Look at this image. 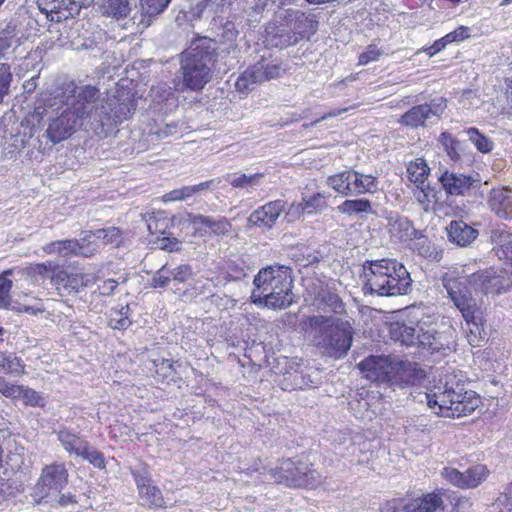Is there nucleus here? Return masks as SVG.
<instances>
[{
  "label": "nucleus",
  "instance_id": "f257e3e1",
  "mask_svg": "<svg viewBox=\"0 0 512 512\" xmlns=\"http://www.w3.org/2000/svg\"><path fill=\"white\" fill-rule=\"evenodd\" d=\"M503 273L493 268L479 270L470 275H462L451 271L443 276V286L449 298L460 311L465 320L466 338L470 345L477 347L485 338L484 316L481 307L471 296L468 287L484 294L498 295L505 292L511 285V280Z\"/></svg>",
  "mask_w": 512,
  "mask_h": 512
},
{
  "label": "nucleus",
  "instance_id": "f03ea898",
  "mask_svg": "<svg viewBox=\"0 0 512 512\" xmlns=\"http://www.w3.org/2000/svg\"><path fill=\"white\" fill-rule=\"evenodd\" d=\"M99 94V89L92 85L78 87L74 80L62 83L55 99L59 98L64 108L51 118L46 130L51 142L56 144L71 137L92 112Z\"/></svg>",
  "mask_w": 512,
  "mask_h": 512
},
{
  "label": "nucleus",
  "instance_id": "7ed1b4c3",
  "mask_svg": "<svg viewBox=\"0 0 512 512\" xmlns=\"http://www.w3.org/2000/svg\"><path fill=\"white\" fill-rule=\"evenodd\" d=\"M426 401L437 416L450 419L469 416L482 404L481 397L455 376L440 378L429 387Z\"/></svg>",
  "mask_w": 512,
  "mask_h": 512
},
{
  "label": "nucleus",
  "instance_id": "20e7f679",
  "mask_svg": "<svg viewBox=\"0 0 512 512\" xmlns=\"http://www.w3.org/2000/svg\"><path fill=\"white\" fill-rule=\"evenodd\" d=\"M357 367L365 379L377 384L413 385L425 377L417 363L392 355H369Z\"/></svg>",
  "mask_w": 512,
  "mask_h": 512
},
{
  "label": "nucleus",
  "instance_id": "39448f33",
  "mask_svg": "<svg viewBox=\"0 0 512 512\" xmlns=\"http://www.w3.org/2000/svg\"><path fill=\"white\" fill-rule=\"evenodd\" d=\"M255 289L251 299L273 309H285L293 302V279L286 266H267L254 278Z\"/></svg>",
  "mask_w": 512,
  "mask_h": 512
},
{
  "label": "nucleus",
  "instance_id": "423d86ee",
  "mask_svg": "<svg viewBox=\"0 0 512 512\" xmlns=\"http://www.w3.org/2000/svg\"><path fill=\"white\" fill-rule=\"evenodd\" d=\"M365 288L381 296L406 294L411 286L410 274L403 264L381 259L364 266Z\"/></svg>",
  "mask_w": 512,
  "mask_h": 512
},
{
  "label": "nucleus",
  "instance_id": "0eeeda50",
  "mask_svg": "<svg viewBox=\"0 0 512 512\" xmlns=\"http://www.w3.org/2000/svg\"><path fill=\"white\" fill-rule=\"evenodd\" d=\"M269 475L276 484L292 489L314 490L325 483V477L312 462L297 457L280 460Z\"/></svg>",
  "mask_w": 512,
  "mask_h": 512
},
{
  "label": "nucleus",
  "instance_id": "6e6552de",
  "mask_svg": "<svg viewBox=\"0 0 512 512\" xmlns=\"http://www.w3.org/2000/svg\"><path fill=\"white\" fill-rule=\"evenodd\" d=\"M306 323L318 332L320 344L334 358L346 355L352 344V328L348 322L332 317L316 315L307 318Z\"/></svg>",
  "mask_w": 512,
  "mask_h": 512
},
{
  "label": "nucleus",
  "instance_id": "1a4fd4ad",
  "mask_svg": "<svg viewBox=\"0 0 512 512\" xmlns=\"http://www.w3.org/2000/svg\"><path fill=\"white\" fill-rule=\"evenodd\" d=\"M213 52L209 46L191 45L182 53L180 69L186 89L201 91L212 78Z\"/></svg>",
  "mask_w": 512,
  "mask_h": 512
},
{
  "label": "nucleus",
  "instance_id": "9d476101",
  "mask_svg": "<svg viewBox=\"0 0 512 512\" xmlns=\"http://www.w3.org/2000/svg\"><path fill=\"white\" fill-rule=\"evenodd\" d=\"M57 438L67 453L81 457L97 469H106L104 454L92 448L89 442L83 439L79 433L63 427L57 432Z\"/></svg>",
  "mask_w": 512,
  "mask_h": 512
},
{
  "label": "nucleus",
  "instance_id": "9b49d317",
  "mask_svg": "<svg viewBox=\"0 0 512 512\" xmlns=\"http://www.w3.org/2000/svg\"><path fill=\"white\" fill-rule=\"evenodd\" d=\"M69 473L63 463L46 465L35 485L34 502L40 504L46 499L59 493L68 484Z\"/></svg>",
  "mask_w": 512,
  "mask_h": 512
},
{
  "label": "nucleus",
  "instance_id": "f8f14e48",
  "mask_svg": "<svg viewBox=\"0 0 512 512\" xmlns=\"http://www.w3.org/2000/svg\"><path fill=\"white\" fill-rule=\"evenodd\" d=\"M100 124L105 133L117 132V127L124 121L130 119L136 110L135 100L132 98L121 99L113 96L107 99L102 106Z\"/></svg>",
  "mask_w": 512,
  "mask_h": 512
},
{
  "label": "nucleus",
  "instance_id": "ddd939ff",
  "mask_svg": "<svg viewBox=\"0 0 512 512\" xmlns=\"http://www.w3.org/2000/svg\"><path fill=\"white\" fill-rule=\"evenodd\" d=\"M447 108L444 97L432 99L429 103L412 106L397 120L402 127L409 129L424 128L432 117H440Z\"/></svg>",
  "mask_w": 512,
  "mask_h": 512
},
{
  "label": "nucleus",
  "instance_id": "4468645a",
  "mask_svg": "<svg viewBox=\"0 0 512 512\" xmlns=\"http://www.w3.org/2000/svg\"><path fill=\"white\" fill-rule=\"evenodd\" d=\"M490 475L484 464H475L461 472L453 467H444L441 476L444 480L461 489H475Z\"/></svg>",
  "mask_w": 512,
  "mask_h": 512
},
{
  "label": "nucleus",
  "instance_id": "2eb2a0df",
  "mask_svg": "<svg viewBox=\"0 0 512 512\" xmlns=\"http://www.w3.org/2000/svg\"><path fill=\"white\" fill-rule=\"evenodd\" d=\"M288 32L292 33L294 40L307 38L316 33L318 21L314 15L299 10H287L284 17Z\"/></svg>",
  "mask_w": 512,
  "mask_h": 512
},
{
  "label": "nucleus",
  "instance_id": "dca6fc26",
  "mask_svg": "<svg viewBox=\"0 0 512 512\" xmlns=\"http://www.w3.org/2000/svg\"><path fill=\"white\" fill-rule=\"evenodd\" d=\"M286 207L287 202L283 199L269 201L249 215L248 224L258 228L272 229Z\"/></svg>",
  "mask_w": 512,
  "mask_h": 512
},
{
  "label": "nucleus",
  "instance_id": "f3484780",
  "mask_svg": "<svg viewBox=\"0 0 512 512\" xmlns=\"http://www.w3.org/2000/svg\"><path fill=\"white\" fill-rule=\"evenodd\" d=\"M136 484L138 494L149 508H165L166 503L161 490L153 484V480L148 474H142L138 471L132 473Z\"/></svg>",
  "mask_w": 512,
  "mask_h": 512
},
{
  "label": "nucleus",
  "instance_id": "a211bd4d",
  "mask_svg": "<svg viewBox=\"0 0 512 512\" xmlns=\"http://www.w3.org/2000/svg\"><path fill=\"white\" fill-rule=\"evenodd\" d=\"M389 336L394 342L407 347L424 345L416 327L409 326L405 322L394 321L389 324Z\"/></svg>",
  "mask_w": 512,
  "mask_h": 512
},
{
  "label": "nucleus",
  "instance_id": "6ab92c4d",
  "mask_svg": "<svg viewBox=\"0 0 512 512\" xmlns=\"http://www.w3.org/2000/svg\"><path fill=\"white\" fill-rule=\"evenodd\" d=\"M439 181L447 194L452 196L465 195L472 186L471 176L445 171L439 178Z\"/></svg>",
  "mask_w": 512,
  "mask_h": 512
},
{
  "label": "nucleus",
  "instance_id": "aec40b11",
  "mask_svg": "<svg viewBox=\"0 0 512 512\" xmlns=\"http://www.w3.org/2000/svg\"><path fill=\"white\" fill-rule=\"evenodd\" d=\"M444 488L422 494L420 497L410 499L411 512H436L444 510L443 504Z\"/></svg>",
  "mask_w": 512,
  "mask_h": 512
},
{
  "label": "nucleus",
  "instance_id": "412c9836",
  "mask_svg": "<svg viewBox=\"0 0 512 512\" xmlns=\"http://www.w3.org/2000/svg\"><path fill=\"white\" fill-rule=\"evenodd\" d=\"M34 273L43 278L50 279L51 284L58 291H61L64 290L69 271L57 263L48 261L46 263L36 264L34 266Z\"/></svg>",
  "mask_w": 512,
  "mask_h": 512
},
{
  "label": "nucleus",
  "instance_id": "4be33fe9",
  "mask_svg": "<svg viewBox=\"0 0 512 512\" xmlns=\"http://www.w3.org/2000/svg\"><path fill=\"white\" fill-rule=\"evenodd\" d=\"M447 235L452 243L466 247L477 238L478 231L463 220H454L447 227Z\"/></svg>",
  "mask_w": 512,
  "mask_h": 512
},
{
  "label": "nucleus",
  "instance_id": "5701e85b",
  "mask_svg": "<svg viewBox=\"0 0 512 512\" xmlns=\"http://www.w3.org/2000/svg\"><path fill=\"white\" fill-rule=\"evenodd\" d=\"M54 506L61 512H84L90 504L84 493L67 492L55 500Z\"/></svg>",
  "mask_w": 512,
  "mask_h": 512
},
{
  "label": "nucleus",
  "instance_id": "b1692460",
  "mask_svg": "<svg viewBox=\"0 0 512 512\" xmlns=\"http://www.w3.org/2000/svg\"><path fill=\"white\" fill-rule=\"evenodd\" d=\"M491 209L500 217L512 216V189H493L489 199Z\"/></svg>",
  "mask_w": 512,
  "mask_h": 512
},
{
  "label": "nucleus",
  "instance_id": "393cba45",
  "mask_svg": "<svg viewBox=\"0 0 512 512\" xmlns=\"http://www.w3.org/2000/svg\"><path fill=\"white\" fill-rule=\"evenodd\" d=\"M44 251L47 254H58L63 257L71 255L88 256V253L84 250V245L76 239L52 241L45 245Z\"/></svg>",
  "mask_w": 512,
  "mask_h": 512
},
{
  "label": "nucleus",
  "instance_id": "a878e982",
  "mask_svg": "<svg viewBox=\"0 0 512 512\" xmlns=\"http://www.w3.org/2000/svg\"><path fill=\"white\" fill-rule=\"evenodd\" d=\"M148 230L154 235H165L174 227V216L164 210L152 211L146 219Z\"/></svg>",
  "mask_w": 512,
  "mask_h": 512
},
{
  "label": "nucleus",
  "instance_id": "bb28decb",
  "mask_svg": "<svg viewBox=\"0 0 512 512\" xmlns=\"http://www.w3.org/2000/svg\"><path fill=\"white\" fill-rule=\"evenodd\" d=\"M354 175L353 169H346L338 173L332 174L327 178V184L336 193L342 197L352 196V177Z\"/></svg>",
  "mask_w": 512,
  "mask_h": 512
},
{
  "label": "nucleus",
  "instance_id": "cd10ccee",
  "mask_svg": "<svg viewBox=\"0 0 512 512\" xmlns=\"http://www.w3.org/2000/svg\"><path fill=\"white\" fill-rule=\"evenodd\" d=\"M352 195L373 194L378 187V180L371 174H363L354 170L352 177Z\"/></svg>",
  "mask_w": 512,
  "mask_h": 512
},
{
  "label": "nucleus",
  "instance_id": "c85d7f7f",
  "mask_svg": "<svg viewBox=\"0 0 512 512\" xmlns=\"http://www.w3.org/2000/svg\"><path fill=\"white\" fill-rule=\"evenodd\" d=\"M258 80L261 82L278 78L281 75V64L276 60H269L262 57L259 61L252 65Z\"/></svg>",
  "mask_w": 512,
  "mask_h": 512
},
{
  "label": "nucleus",
  "instance_id": "c756f323",
  "mask_svg": "<svg viewBox=\"0 0 512 512\" xmlns=\"http://www.w3.org/2000/svg\"><path fill=\"white\" fill-rule=\"evenodd\" d=\"M430 174V167L423 158H416L407 164L408 180L415 186H422Z\"/></svg>",
  "mask_w": 512,
  "mask_h": 512
},
{
  "label": "nucleus",
  "instance_id": "7c9ffc66",
  "mask_svg": "<svg viewBox=\"0 0 512 512\" xmlns=\"http://www.w3.org/2000/svg\"><path fill=\"white\" fill-rule=\"evenodd\" d=\"M101 10L104 16L120 20L130 14L131 3L130 0H103Z\"/></svg>",
  "mask_w": 512,
  "mask_h": 512
},
{
  "label": "nucleus",
  "instance_id": "2f4dec72",
  "mask_svg": "<svg viewBox=\"0 0 512 512\" xmlns=\"http://www.w3.org/2000/svg\"><path fill=\"white\" fill-rule=\"evenodd\" d=\"M329 195L325 192H315L312 195H306L301 198V201L306 210V215L312 216L321 214L329 207Z\"/></svg>",
  "mask_w": 512,
  "mask_h": 512
},
{
  "label": "nucleus",
  "instance_id": "473e14b6",
  "mask_svg": "<svg viewBox=\"0 0 512 512\" xmlns=\"http://www.w3.org/2000/svg\"><path fill=\"white\" fill-rule=\"evenodd\" d=\"M194 223L204 226L217 236L226 235L232 230V224L226 217L213 219L208 216L199 215L195 217Z\"/></svg>",
  "mask_w": 512,
  "mask_h": 512
},
{
  "label": "nucleus",
  "instance_id": "72a5a7b5",
  "mask_svg": "<svg viewBox=\"0 0 512 512\" xmlns=\"http://www.w3.org/2000/svg\"><path fill=\"white\" fill-rule=\"evenodd\" d=\"M413 196L425 211L436 210L438 204L437 191L427 185L417 186L413 190Z\"/></svg>",
  "mask_w": 512,
  "mask_h": 512
},
{
  "label": "nucleus",
  "instance_id": "f704fd0d",
  "mask_svg": "<svg viewBox=\"0 0 512 512\" xmlns=\"http://www.w3.org/2000/svg\"><path fill=\"white\" fill-rule=\"evenodd\" d=\"M339 213L352 216L372 212L371 201L365 198L346 199L337 206Z\"/></svg>",
  "mask_w": 512,
  "mask_h": 512
},
{
  "label": "nucleus",
  "instance_id": "c9c22d12",
  "mask_svg": "<svg viewBox=\"0 0 512 512\" xmlns=\"http://www.w3.org/2000/svg\"><path fill=\"white\" fill-rule=\"evenodd\" d=\"M132 321L130 319L129 305L120 308H112L108 316V326L114 330H126L130 327Z\"/></svg>",
  "mask_w": 512,
  "mask_h": 512
},
{
  "label": "nucleus",
  "instance_id": "e433bc0d",
  "mask_svg": "<svg viewBox=\"0 0 512 512\" xmlns=\"http://www.w3.org/2000/svg\"><path fill=\"white\" fill-rule=\"evenodd\" d=\"M445 501L451 505V512H469L473 507L470 497L449 489H444L443 504Z\"/></svg>",
  "mask_w": 512,
  "mask_h": 512
},
{
  "label": "nucleus",
  "instance_id": "4c0bfd02",
  "mask_svg": "<svg viewBox=\"0 0 512 512\" xmlns=\"http://www.w3.org/2000/svg\"><path fill=\"white\" fill-rule=\"evenodd\" d=\"M96 281V278L94 275L86 274L82 272H69L66 285L64 287L65 292L72 293V292H79L81 289L89 286L90 284L94 283Z\"/></svg>",
  "mask_w": 512,
  "mask_h": 512
},
{
  "label": "nucleus",
  "instance_id": "58836bf2",
  "mask_svg": "<svg viewBox=\"0 0 512 512\" xmlns=\"http://www.w3.org/2000/svg\"><path fill=\"white\" fill-rule=\"evenodd\" d=\"M417 254L430 261H440L442 259V250L438 249L427 237L419 238L413 246Z\"/></svg>",
  "mask_w": 512,
  "mask_h": 512
},
{
  "label": "nucleus",
  "instance_id": "ea45409f",
  "mask_svg": "<svg viewBox=\"0 0 512 512\" xmlns=\"http://www.w3.org/2000/svg\"><path fill=\"white\" fill-rule=\"evenodd\" d=\"M122 230L118 227L97 229L89 235L101 242L102 245H113L118 247L122 242Z\"/></svg>",
  "mask_w": 512,
  "mask_h": 512
},
{
  "label": "nucleus",
  "instance_id": "a19ab883",
  "mask_svg": "<svg viewBox=\"0 0 512 512\" xmlns=\"http://www.w3.org/2000/svg\"><path fill=\"white\" fill-rule=\"evenodd\" d=\"M175 363L172 359L161 358L154 361V366L156 368L155 374L158 381L169 382L174 379L176 375Z\"/></svg>",
  "mask_w": 512,
  "mask_h": 512
},
{
  "label": "nucleus",
  "instance_id": "79ce46f5",
  "mask_svg": "<svg viewBox=\"0 0 512 512\" xmlns=\"http://www.w3.org/2000/svg\"><path fill=\"white\" fill-rule=\"evenodd\" d=\"M245 276L244 268L234 261H227L219 267L218 279L225 282L241 280Z\"/></svg>",
  "mask_w": 512,
  "mask_h": 512
},
{
  "label": "nucleus",
  "instance_id": "37998d69",
  "mask_svg": "<svg viewBox=\"0 0 512 512\" xmlns=\"http://www.w3.org/2000/svg\"><path fill=\"white\" fill-rule=\"evenodd\" d=\"M257 83H261V81L258 80L253 66H250L238 76L235 82V88L238 92L247 94Z\"/></svg>",
  "mask_w": 512,
  "mask_h": 512
},
{
  "label": "nucleus",
  "instance_id": "c03bdc74",
  "mask_svg": "<svg viewBox=\"0 0 512 512\" xmlns=\"http://www.w3.org/2000/svg\"><path fill=\"white\" fill-rule=\"evenodd\" d=\"M439 143L443 146L452 161H458L460 159V143L451 133L447 131L442 132L439 136Z\"/></svg>",
  "mask_w": 512,
  "mask_h": 512
},
{
  "label": "nucleus",
  "instance_id": "a18cd8bd",
  "mask_svg": "<svg viewBox=\"0 0 512 512\" xmlns=\"http://www.w3.org/2000/svg\"><path fill=\"white\" fill-rule=\"evenodd\" d=\"M466 133L469 140L475 145L478 151L488 153L493 149V142L487 136L482 134L478 128H468Z\"/></svg>",
  "mask_w": 512,
  "mask_h": 512
},
{
  "label": "nucleus",
  "instance_id": "49530a36",
  "mask_svg": "<svg viewBox=\"0 0 512 512\" xmlns=\"http://www.w3.org/2000/svg\"><path fill=\"white\" fill-rule=\"evenodd\" d=\"M171 0H140L141 13L143 17L152 18L162 13Z\"/></svg>",
  "mask_w": 512,
  "mask_h": 512
},
{
  "label": "nucleus",
  "instance_id": "de8ad7c7",
  "mask_svg": "<svg viewBox=\"0 0 512 512\" xmlns=\"http://www.w3.org/2000/svg\"><path fill=\"white\" fill-rule=\"evenodd\" d=\"M14 270L9 269L0 274V308H8L10 305V290L12 288V281L7 278L12 275Z\"/></svg>",
  "mask_w": 512,
  "mask_h": 512
},
{
  "label": "nucleus",
  "instance_id": "09e8293b",
  "mask_svg": "<svg viewBox=\"0 0 512 512\" xmlns=\"http://www.w3.org/2000/svg\"><path fill=\"white\" fill-rule=\"evenodd\" d=\"M497 240L500 242L496 248V254L500 259L508 261L512 265V239H508L509 235L505 232H499L495 235Z\"/></svg>",
  "mask_w": 512,
  "mask_h": 512
},
{
  "label": "nucleus",
  "instance_id": "8fccbe9b",
  "mask_svg": "<svg viewBox=\"0 0 512 512\" xmlns=\"http://www.w3.org/2000/svg\"><path fill=\"white\" fill-rule=\"evenodd\" d=\"M320 301L329 307L332 312L341 314L345 311V305L338 294L327 291L320 294Z\"/></svg>",
  "mask_w": 512,
  "mask_h": 512
},
{
  "label": "nucleus",
  "instance_id": "3c124183",
  "mask_svg": "<svg viewBox=\"0 0 512 512\" xmlns=\"http://www.w3.org/2000/svg\"><path fill=\"white\" fill-rule=\"evenodd\" d=\"M380 512H411L410 500H406L405 498H392L382 504Z\"/></svg>",
  "mask_w": 512,
  "mask_h": 512
},
{
  "label": "nucleus",
  "instance_id": "603ef678",
  "mask_svg": "<svg viewBox=\"0 0 512 512\" xmlns=\"http://www.w3.org/2000/svg\"><path fill=\"white\" fill-rule=\"evenodd\" d=\"M21 372L22 365L16 357L0 352V373L19 374Z\"/></svg>",
  "mask_w": 512,
  "mask_h": 512
},
{
  "label": "nucleus",
  "instance_id": "864d4df0",
  "mask_svg": "<svg viewBox=\"0 0 512 512\" xmlns=\"http://www.w3.org/2000/svg\"><path fill=\"white\" fill-rule=\"evenodd\" d=\"M264 177L263 173H255L247 176L246 174H240L229 181L230 185L234 188H244L257 184L258 181Z\"/></svg>",
  "mask_w": 512,
  "mask_h": 512
},
{
  "label": "nucleus",
  "instance_id": "5fc2aeb1",
  "mask_svg": "<svg viewBox=\"0 0 512 512\" xmlns=\"http://www.w3.org/2000/svg\"><path fill=\"white\" fill-rule=\"evenodd\" d=\"M383 54L382 50L379 49L375 44H370L366 47L365 51L359 54L358 64L367 65L370 62L376 61Z\"/></svg>",
  "mask_w": 512,
  "mask_h": 512
},
{
  "label": "nucleus",
  "instance_id": "6e6d98bb",
  "mask_svg": "<svg viewBox=\"0 0 512 512\" xmlns=\"http://www.w3.org/2000/svg\"><path fill=\"white\" fill-rule=\"evenodd\" d=\"M12 74L10 67L6 63H0V103L4 95L8 92Z\"/></svg>",
  "mask_w": 512,
  "mask_h": 512
},
{
  "label": "nucleus",
  "instance_id": "4d7b16f0",
  "mask_svg": "<svg viewBox=\"0 0 512 512\" xmlns=\"http://www.w3.org/2000/svg\"><path fill=\"white\" fill-rule=\"evenodd\" d=\"M306 215V210L302 201L292 202L285 212V218L288 222H294Z\"/></svg>",
  "mask_w": 512,
  "mask_h": 512
},
{
  "label": "nucleus",
  "instance_id": "13d9d810",
  "mask_svg": "<svg viewBox=\"0 0 512 512\" xmlns=\"http://www.w3.org/2000/svg\"><path fill=\"white\" fill-rule=\"evenodd\" d=\"M189 189L190 188L188 186H183L181 188L171 190L163 195L162 200L164 202L186 200L187 198L191 197Z\"/></svg>",
  "mask_w": 512,
  "mask_h": 512
},
{
  "label": "nucleus",
  "instance_id": "bf43d9fd",
  "mask_svg": "<svg viewBox=\"0 0 512 512\" xmlns=\"http://www.w3.org/2000/svg\"><path fill=\"white\" fill-rule=\"evenodd\" d=\"M171 272H169L164 266L159 269L152 277L151 286L153 288H164L171 281Z\"/></svg>",
  "mask_w": 512,
  "mask_h": 512
},
{
  "label": "nucleus",
  "instance_id": "052dcab7",
  "mask_svg": "<svg viewBox=\"0 0 512 512\" xmlns=\"http://www.w3.org/2000/svg\"><path fill=\"white\" fill-rule=\"evenodd\" d=\"M191 275L192 269L191 266L188 264L179 265L171 272L172 280L179 283L186 282Z\"/></svg>",
  "mask_w": 512,
  "mask_h": 512
},
{
  "label": "nucleus",
  "instance_id": "680f3d73",
  "mask_svg": "<svg viewBox=\"0 0 512 512\" xmlns=\"http://www.w3.org/2000/svg\"><path fill=\"white\" fill-rule=\"evenodd\" d=\"M470 37L469 28L466 26H459L452 32L445 35V40L449 44L453 42H460Z\"/></svg>",
  "mask_w": 512,
  "mask_h": 512
},
{
  "label": "nucleus",
  "instance_id": "e2e57ef3",
  "mask_svg": "<svg viewBox=\"0 0 512 512\" xmlns=\"http://www.w3.org/2000/svg\"><path fill=\"white\" fill-rule=\"evenodd\" d=\"M449 43L446 42L445 36L441 37L434 41V43L428 47H424L423 51L429 56L432 57L442 51Z\"/></svg>",
  "mask_w": 512,
  "mask_h": 512
},
{
  "label": "nucleus",
  "instance_id": "0e129e2a",
  "mask_svg": "<svg viewBox=\"0 0 512 512\" xmlns=\"http://www.w3.org/2000/svg\"><path fill=\"white\" fill-rule=\"evenodd\" d=\"M118 286V281L115 279H106L98 285L99 294L102 296H110L114 293Z\"/></svg>",
  "mask_w": 512,
  "mask_h": 512
},
{
  "label": "nucleus",
  "instance_id": "69168bd1",
  "mask_svg": "<svg viewBox=\"0 0 512 512\" xmlns=\"http://www.w3.org/2000/svg\"><path fill=\"white\" fill-rule=\"evenodd\" d=\"M37 5H38V8L40 9V11L42 13L46 14L47 16L54 12H58V8H59L57 0H52L46 4H44L42 2V0H37Z\"/></svg>",
  "mask_w": 512,
  "mask_h": 512
},
{
  "label": "nucleus",
  "instance_id": "338daca9",
  "mask_svg": "<svg viewBox=\"0 0 512 512\" xmlns=\"http://www.w3.org/2000/svg\"><path fill=\"white\" fill-rule=\"evenodd\" d=\"M358 105H352L350 107H346V108H340V109H332L326 113H324L319 119H317L315 121V123H318L320 121H324V120H327L329 118H333V117H337L339 115H341L342 113H345L347 112L349 109H354L356 108Z\"/></svg>",
  "mask_w": 512,
  "mask_h": 512
},
{
  "label": "nucleus",
  "instance_id": "774afa93",
  "mask_svg": "<svg viewBox=\"0 0 512 512\" xmlns=\"http://www.w3.org/2000/svg\"><path fill=\"white\" fill-rule=\"evenodd\" d=\"M178 243L179 241L176 238L163 237L161 240V248L171 252L177 249Z\"/></svg>",
  "mask_w": 512,
  "mask_h": 512
}]
</instances>
